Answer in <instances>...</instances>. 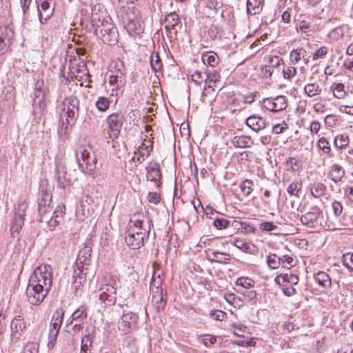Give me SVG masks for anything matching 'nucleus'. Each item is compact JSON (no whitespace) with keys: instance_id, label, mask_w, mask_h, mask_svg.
I'll use <instances>...</instances> for the list:
<instances>
[{"instance_id":"nucleus-1","label":"nucleus","mask_w":353,"mask_h":353,"mask_svg":"<svg viewBox=\"0 0 353 353\" xmlns=\"http://www.w3.org/2000/svg\"><path fill=\"white\" fill-rule=\"evenodd\" d=\"M49 95L48 86L43 80L36 82L32 97V114L35 119H40L47 107V97Z\"/></svg>"},{"instance_id":"nucleus-2","label":"nucleus","mask_w":353,"mask_h":353,"mask_svg":"<svg viewBox=\"0 0 353 353\" xmlns=\"http://www.w3.org/2000/svg\"><path fill=\"white\" fill-rule=\"evenodd\" d=\"M92 148L85 141H79L74 146V155L78 166L83 173H88L95 168L96 158H91Z\"/></svg>"},{"instance_id":"nucleus-3","label":"nucleus","mask_w":353,"mask_h":353,"mask_svg":"<svg viewBox=\"0 0 353 353\" xmlns=\"http://www.w3.org/2000/svg\"><path fill=\"white\" fill-rule=\"evenodd\" d=\"M28 283L37 287H43V290L50 291L52 283V267L48 264L38 266L30 275Z\"/></svg>"},{"instance_id":"nucleus-4","label":"nucleus","mask_w":353,"mask_h":353,"mask_svg":"<svg viewBox=\"0 0 353 353\" xmlns=\"http://www.w3.org/2000/svg\"><path fill=\"white\" fill-rule=\"evenodd\" d=\"M61 112L60 113V121L62 122L65 130L68 125H72L79 112V100L76 97H66L61 103Z\"/></svg>"},{"instance_id":"nucleus-5","label":"nucleus","mask_w":353,"mask_h":353,"mask_svg":"<svg viewBox=\"0 0 353 353\" xmlns=\"http://www.w3.org/2000/svg\"><path fill=\"white\" fill-rule=\"evenodd\" d=\"M122 20L130 34L139 35L143 32V22L139 17L138 10L128 7L125 10V14L122 16Z\"/></svg>"},{"instance_id":"nucleus-6","label":"nucleus","mask_w":353,"mask_h":353,"mask_svg":"<svg viewBox=\"0 0 353 353\" xmlns=\"http://www.w3.org/2000/svg\"><path fill=\"white\" fill-rule=\"evenodd\" d=\"M145 232V237H148L150 232V221L141 213L133 214L128 223V228L126 232L134 234H139Z\"/></svg>"},{"instance_id":"nucleus-7","label":"nucleus","mask_w":353,"mask_h":353,"mask_svg":"<svg viewBox=\"0 0 353 353\" xmlns=\"http://www.w3.org/2000/svg\"><path fill=\"white\" fill-rule=\"evenodd\" d=\"M91 252L92 248L89 245H85L79 250L75 263L77 268L74 270L73 277L81 279L83 274H87V270L91 261Z\"/></svg>"},{"instance_id":"nucleus-8","label":"nucleus","mask_w":353,"mask_h":353,"mask_svg":"<svg viewBox=\"0 0 353 353\" xmlns=\"http://www.w3.org/2000/svg\"><path fill=\"white\" fill-rule=\"evenodd\" d=\"M323 211L319 207L314 205L310 208V211L302 215L301 223L310 228H316L321 225Z\"/></svg>"},{"instance_id":"nucleus-9","label":"nucleus","mask_w":353,"mask_h":353,"mask_svg":"<svg viewBox=\"0 0 353 353\" xmlns=\"http://www.w3.org/2000/svg\"><path fill=\"white\" fill-rule=\"evenodd\" d=\"M262 108L277 112L285 110L288 107V99L284 95L275 97H268L261 101Z\"/></svg>"},{"instance_id":"nucleus-10","label":"nucleus","mask_w":353,"mask_h":353,"mask_svg":"<svg viewBox=\"0 0 353 353\" xmlns=\"http://www.w3.org/2000/svg\"><path fill=\"white\" fill-rule=\"evenodd\" d=\"M28 283L26 288V296L28 301L33 305H39L46 298L49 291Z\"/></svg>"},{"instance_id":"nucleus-11","label":"nucleus","mask_w":353,"mask_h":353,"mask_svg":"<svg viewBox=\"0 0 353 353\" xmlns=\"http://www.w3.org/2000/svg\"><path fill=\"white\" fill-rule=\"evenodd\" d=\"M52 194L47 191L41 190L39 193L38 199V213L40 216L39 221H43V219L48 212H50V203Z\"/></svg>"},{"instance_id":"nucleus-12","label":"nucleus","mask_w":353,"mask_h":353,"mask_svg":"<svg viewBox=\"0 0 353 353\" xmlns=\"http://www.w3.org/2000/svg\"><path fill=\"white\" fill-rule=\"evenodd\" d=\"M79 63L71 65L70 70L75 76L76 79L79 81H81V85H82L83 83H90L91 81L90 79V76L89 71L85 61L81 59H79Z\"/></svg>"},{"instance_id":"nucleus-13","label":"nucleus","mask_w":353,"mask_h":353,"mask_svg":"<svg viewBox=\"0 0 353 353\" xmlns=\"http://www.w3.org/2000/svg\"><path fill=\"white\" fill-rule=\"evenodd\" d=\"M145 232L139 233V234H134L126 232V236L125 240L128 246L131 247L132 249H139L144 244V241L147 238L145 237Z\"/></svg>"},{"instance_id":"nucleus-14","label":"nucleus","mask_w":353,"mask_h":353,"mask_svg":"<svg viewBox=\"0 0 353 353\" xmlns=\"http://www.w3.org/2000/svg\"><path fill=\"white\" fill-rule=\"evenodd\" d=\"M10 327L12 340L17 341L21 337V332L26 328V323L23 322V317L16 316L11 322Z\"/></svg>"},{"instance_id":"nucleus-15","label":"nucleus","mask_w":353,"mask_h":353,"mask_svg":"<svg viewBox=\"0 0 353 353\" xmlns=\"http://www.w3.org/2000/svg\"><path fill=\"white\" fill-rule=\"evenodd\" d=\"M137 319V315L132 312L124 314L118 321L119 330H121L124 334L127 333L131 326L134 325Z\"/></svg>"},{"instance_id":"nucleus-16","label":"nucleus","mask_w":353,"mask_h":353,"mask_svg":"<svg viewBox=\"0 0 353 353\" xmlns=\"http://www.w3.org/2000/svg\"><path fill=\"white\" fill-rule=\"evenodd\" d=\"M12 36L13 32L10 28L7 26L0 27V55L6 52Z\"/></svg>"},{"instance_id":"nucleus-17","label":"nucleus","mask_w":353,"mask_h":353,"mask_svg":"<svg viewBox=\"0 0 353 353\" xmlns=\"http://www.w3.org/2000/svg\"><path fill=\"white\" fill-rule=\"evenodd\" d=\"M246 125L255 132L266 128L267 123L262 117L256 114L250 116L245 121Z\"/></svg>"},{"instance_id":"nucleus-18","label":"nucleus","mask_w":353,"mask_h":353,"mask_svg":"<svg viewBox=\"0 0 353 353\" xmlns=\"http://www.w3.org/2000/svg\"><path fill=\"white\" fill-rule=\"evenodd\" d=\"M165 294L163 293L162 288H156L155 291H152V303L157 309V312L163 310L166 300L164 299Z\"/></svg>"},{"instance_id":"nucleus-19","label":"nucleus","mask_w":353,"mask_h":353,"mask_svg":"<svg viewBox=\"0 0 353 353\" xmlns=\"http://www.w3.org/2000/svg\"><path fill=\"white\" fill-rule=\"evenodd\" d=\"M345 174V170L342 166L334 163L332 164L328 172V177L334 183H338L342 180Z\"/></svg>"},{"instance_id":"nucleus-20","label":"nucleus","mask_w":353,"mask_h":353,"mask_svg":"<svg viewBox=\"0 0 353 353\" xmlns=\"http://www.w3.org/2000/svg\"><path fill=\"white\" fill-rule=\"evenodd\" d=\"M146 170L148 180L154 183L159 182L161 180L162 176L157 162L150 163V165L146 168Z\"/></svg>"},{"instance_id":"nucleus-21","label":"nucleus","mask_w":353,"mask_h":353,"mask_svg":"<svg viewBox=\"0 0 353 353\" xmlns=\"http://www.w3.org/2000/svg\"><path fill=\"white\" fill-rule=\"evenodd\" d=\"M71 323L77 321L74 327L79 329L81 327L80 323H83L87 319L86 308L84 306H81L77 309L71 316Z\"/></svg>"},{"instance_id":"nucleus-22","label":"nucleus","mask_w":353,"mask_h":353,"mask_svg":"<svg viewBox=\"0 0 353 353\" xmlns=\"http://www.w3.org/2000/svg\"><path fill=\"white\" fill-rule=\"evenodd\" d=\"M233 245L243 252L254 254L257 252V247L254 244L247 243L241 239H235Z\"/></svg>"},{"instance_id":"nucleus-23","label":"nucleus","mask_w":353,"mask_h":353,"mask_svg":"<svg viewBox=\"0 0 353 353\" xmlns=\"http://www.w3.org/2000/svg\"><path fill=\"white\" fill-rule=\"evenodd\" d=\"M123 117L121 114H112V138H117L122 126Z\"/></svg>"},{"instance_id":"nucleus-24","label":"nucleus","mask_w":353,"mask_h":353,"mask_svg":"<svg viewBox=\"0 0 353 353\" xmlns=\"http://www.w3.org/2000/svg\"><path fill=\"white\" fill-rule=\"evenodd\" d=\"M64 312L60 309L57 310L53 314L49 331H54L59 333L63 323Z\"/></svg>"},{"instance_id":"nucleus-25","label":"nucleus","mask_w":353,"mask_h":353,"mask_svg":"<svg viewBox=\"0 0 353 353\" xmlns=\"http://www.w3.org/2000/svg\"><path fill=\"white\" fill-rule=\"evenodd\" d=\"M207 259L210 262H216L219 263L228 264L230 261L229 254L223 253L218 251H213L211 256H208Z\"/></svg>"},{"instance_id":"nucleus-26","label":"nucleus","mask_w":353,"mask_h":353,"mask_svg":"<svg viewBox=\"0 0 353 353\" xmlns=\"http://www.w3.org/2000/svg\"><path fill=\"white\" fill-rule=\"evenodd\" d=\"M264 0H247V13L255 15L262 10Z\"/></svg>"},{"instance_id":"nucleus-27","label":"nucleus","mask_w":353,"mask_h":353,"mask_svg":"<svg viewBox=\"0 0 353 353\" xmlns=\"http://www.w3.org/2000/svg\"><path fill=\"white\" fill-rule=\"evenodd\" d=\"M315 281L323 288H327L331 286V280L330 276L325 272H319L314 275Z\"/></svg>"},{"instance_id":"nucleus-28","label":"nucleus","mask_w":353,"mask_h":353,"mask_svg":"<svg viewBox=\"0 0 353 353\" xmlns=\"http://www.w3.org/2000/svg\"><path fill=\"white\" fill-rule=\"evenodd\" d=\"M88 332L82 339L80 353H91L90 347L92 344V333L87 329Z\"/></svg>"},{"instance_id":"nucleus-29","label":"nucleus","mask_w":353,"mask_h":353,"mask_svg":"<svg viewBox=\"0 0 353 353\" xmlns=\"http://www.w3.org/2000/svg\"><path fill=\"white\" fill-rule=\"evenodd\" d=\"M325 191L326 186L321 182L314 183V184L310 188L311 194L317 199L323 196Z\"/></svg>"},{"instance_id":"nucleus-30","label":"nucleus","mask_w":353,"mask_h":353,"mask_svg":"<svg viewBox=\"0 0 353 353\" xmlns=\"http://www.w3.org/2000/svg\"><path fill=\"white\" fill-rule=\"evenodd\" d=\"M66 171L64 167H57L56 169V174L55 178L57 179V181L58 183V187L61 189H64L66 184Z\"/></svg>"},{"instance_id":"nucleus-31","label":"nucleus","mask_w":353,"mask_h":353,"mask_svg":"<svg viewBox=\"0 0 353 353\" xmlns=\"http://www.w3.org/2000/svg\"><path fill=\"white\" fill-rule=\"evenodd\" d=\"M37 10L41 22H42L43 17L42 12H45V20H47L51 16L52 11L50 9V3L46 1H43L40 5H37Z\"/></svg>"},{"instance_id":"nucleus-32","label":"nucleus","mask_w":353,"mask_h":353,"mask_svg":"<svg viewBox=\"0 0 353 353\" xmlns=\"http://www.w3.org/2000/svg\"><path fill=\"white\" fill-rule=\"evenodd\" d=\"M23 214H16L12 219L10 225V231L12 233L18 232L23 225Z\"/></svg>"},{"instance_id":"nucleus-33","label":"nucleus","mask_w":353,"mask_h":353,"mask_svg":"<svg viewBox=\"0 0 353 353\" xmlns=\"http://www.w3.org/2000/svg\"><path fill=\"white\" fill-rule=\"evenodd\" d=\"M124 71V65L123 63L121 61L117 62L114 65V70H112V79L114 78V80L117 82L118 79L119 78L120 83H122V76L123 74Z\"/></svg>"},{"instance_id":"nucleus-34","label":"nucleus","mask_w":353,"mask_h":353,"mask_svg":"<svg viewBox=\"0 0 353 353\" xmlns=\"http://www.w3.org/2000/svg\"><path fill=\"white\" fill-rule=\"evenodd\" d=\"M250 138L245 136H236L232 139V144L236 148H247L249 147Z\"/></svg>"},{"instance_id":"nucleus-35","label":"nucleus","mask_w":353,"mask_h":353,"mask_svg":"<svg viewBox=\"0 0 353 353\" xmlns=\"http://www.w3.org/2000/svg\"><path fill=\"white\" fill-rule=\"evenodd\" d=\"M305 92L306 94L310 97H312L316 95H319L321 92V89L319 87V85L317 83H308L305 85L304 88Z\"/></svg>"},{"instance_id":"nucleus-36","label":"nucleus","mask_w":353,"mask_h":353,"mask_svg":"<svg viewBox=\"0 0 353 353\" xmlns=\"http://www.w3.org/2000/svg\"><path fill=\"white\" fill-rule=\"evenodd\" d=\"M110 105V101L108 98L105 97H99L95 103L97 110L100 112L107 111Z\"/></svg>"},{"instance_id":"nucleus-37","label":"nucleus","mask_w":353,"mask_h":353,"mask_svg":"<svg viewBox=\"0 0 353 353\" xmlns=\"http://www.w3.org/2000/svg\"><path fill=\"white\" fill-rule=\"evenodd\" d=\"M218 57L215 53L208 52L202 55V61L204 64L214 67L218 63Z\"/></svg>"},{"instance_id":"nucleus-38","label":"nucleus","mask_w":353,"mask_h":353,"mask_svg":"<svg viewBox=\"0 0 353 353\" xmlns=\"http://www.w3.org/2000/svg\"><path fill=\"white\" fill-rule=\"evenodd\" d=\"M165 21L167 28H175L180 21V18L175 12H172L165 16Z\"/></svg>"},{"instance_id":"nucleus-39","label":"nucleus","mask_w":353,"mask_h":353,"mask_svg":"<svg viewBox=\"0 0 353 353\" xmlns=\"http://www.w3.org/2000/svg\"><path fill=\"white\" fill-rule=\"evenodd\" d=\"M253 181L251 179L244 180L240 185L241 190L244 196H249L253 191Z\"/></svg>"},{"instance_id":"nucleus-40","label":"nucleus","mask_w":353,"mask_h":353,"mask_svg":"<svg viewBox=\"0 0 353 353\" xmlns=\"http://www.w3.org/2000/svg\"><path fill=\"white\" fill-rule=\"evenodd\" d=\"M150 65L154 72L161 70L162 62L158 53H152L150 57Z\"/></svg>"},{"instance_id":"nucleus-41","label":"nucleus","mask_w":353,"mask_h":353,"mask_svg":"<svg viewBox=\"0 0 353 353\" xmlns=\"http://www.w3.org/2000/svg\"><path fill=\"white\" fill-rule=\"evenodd\" d=\"M255 282L250 277L241 276L236 280V285L249 289L254 286Z\"/></svg>"},{"instance_id":"nucleus-42","label":"nucleus","mask_w":353,"mask_h":353,"mask_svg":"<svg viewBox=\"0 0 353 353\" xmlns=\"http://www.w3.org/2000/svg\"><path fill=\"white\" fill-rule=\"evenodd\" d=\"M302 183L301 181H293L287 188L288 192L292 196L299 197V193L301 190Z\"/></svg>"},{"instance_id":"nucleus-43","label":"nucleus","mask_w":353,"mask_h":353,"mask_svg":"<svg viewBox=\"0 0 353 353\" xmlns=\"http://www.w3.org/2000/svg\"><path fill=\"white\" fill-rule=\"evenodd\" d=\"M205 74L206 76L205 79V82L208 81L212 82L215 86L217 83L220 82L221 75L218 72L215 70H206Z\"/></svg>"},{"instance_id":"nucleus-44","label":"nucleus","mask_w":353,"mask_h":353,"mask_svg":"<svg viewBox=\"0 0 353 353\" xmlns=\"http://www.w3.org/2000/svg\"><path fill=\"white\" fill-rule=\"evenodd\" d=\"M343 264L350 270L353 272V252H347L342 256Z\"/></svg>"},{"instance_id":"nucleus-45","label":"nucleus","mask_w":353,"mask_h":353,"mask_svg":"<svg viewBox=\"0 0 353 353\" xmlns=\"http://www.w3.org/2000/svg\"><path fill=\"white\" fill-rule=\"evenodd\" d=\"M268 264L272 269H276L281 264L280 257L275 254H271L268 257Z\"/></svg>"},{"instance_id":"nucleus-46","label":"nucleus","mask_w":353,"mask_h":353,"mask_svg":"<svg viewBox=\"0 0 353 353\" xmlns=\"http://www.w3.org/2000/svg\"><path fill=\"white\" fill-rule=\"evenodd\" d=\"M230 225V219H226L224 218H217L215 219L213 221V225L217 230H223L229 228Z\"/></svg>"},{"instance_id":"nucleus-47","label":"nucleus","mask_w":353,"mask_h":353,"mask_svg":"<svg viewBox=\"0 0 353 353\" xmlns=\"http://www.w3.org/2000/svg\"><path fill=\"white\" fill-rule=\"evenodd\" d=\"M98 35L104 43L109 44L110 43V29L108 28L103 26V28L100 29Z\"/></svg>"},{"instance_id":"nucleus-48","label":"nucleus","mask_w":353,"mask_h":353,"mask_svg":"<svg viewBox=\"0 0 353 353\" xmlns=\"http://www.w3.org/2000/svg\"><path fill=\"white\" fill-rule=\"evenodd\" d=\"M209 316L215 321H222L226 319L227 314L222 310H212L210 312Z\"/></svg>"},{"instance_id":"nucleus-49","label":"nucleus","mask_w":353,"mask_h":353,"mask_svg":"<svg viewBox=\"0 0 353 353\" xmlns=\"http://www.w3.org/2000/svg\"><path fill=\"white\" fill-rule=\"evenodd\" d=\"M349 138L345 135H338L334 139V145L339 148H343L348 145Z\"/></svg>"},{"instance_id":"nucleus-50","label":"nucleus","mask_w":353,"mask_h":353,"mask_svg":"<svg viewBox=\"0 0 353 353\" xmlns=\"http://www.w3.org/2000/svg\"><path fill=\"white\" fill-rule=\"evenodd\" d=\"M333 94L338 99H343L345 95L344 85L341 83L336 84L333 88Z\"/></svg>"},{"instance_id":"nucleus-51","label":"nucleus","mask_w":353,"mask_h":353,"mask_svg":"<svg viewBox=\"0 0 353 353\" xmlns=\"http://www.w3.org/2000/svg\"><path fill=\"white\" fill-rule=\"evenodd\" d=\"M110 296V292L99 290V300L103 304L102 307L105 309L109 305V302L110 301L109 299Z\"/></svg>"},{"instance_id":"nucleus-52","label":"nucleus","mask_w":353,"mask_h":353,"mask_svg":"<svg viewBox=\"0 0 353 353\" xmlns=\"http://www.w3.org/2000/svg\"><path fill=\"white\" fill-rule=\"evenodd\" d=\"M317 146L325 153L328 154L330 152L331 148L330 143L325 137H322L319 140Z\"/></svg>"},{"instance_id":"nucleus-53","label":"nucleus","mask_w":353,"mask_h":353,"mask_svg":"<svg viewBox=\"0 0 353 353\" xmlns=\"http://www.w3.org/2000/svg\"><path fill=\"white\" fill-rule=\"evenodd\" d=\"M256 230V227H254L251 223L248 221H243L241 233L244 234L254 233Z\"/></svg>"},{"instance_id":"nucleus-54","label":"nucleus","mask_w":353,"mask_h":353,"mask_svg":"<svg viewBox=\"0 0 353 353\" xmlns=\"http://www.w3.org/2000/svg\"><path fill=\"white\" fill-rule=\"evenodd\" d=\"M299 277L294 274H284L282 283L296 285L299 283Z\"/></svg>"},{"instance_id":"nucleus-55","label":"nucleus","mask_w":353,"mask_h":353,"mask_svg":"<svg viewBox=\"0 0 353 353\" xmlns=\"http://www.w3.org/2000/svg\"><path fill=\"white\" fill-rule=\"evenodd\" d=\"M214 239H210L208 236H203L201 237L198 246L201 248L206 247L207 245L209 247L208 250H211L212 244L214 243Z\"/></svg>"},{"instance_id":"nucleus-56","label":"nucleus","mask_w":353,"mask_h":353,"mask_svg":"<svg viewBox=\"0 0 353 353\" xmlns=\"http://www.w3.org/2000/svg\"><path fill=\"white\" fill-rule=\"evenodd\" d=\"M296 74V68L294 67H287L283 69V75L285 79H290Z\"/></svg>"},{"instance_id":"nucleus-57","label":"nucleus","mask_w":353,"mask_h":353,"mask_svg":"<svg viewBox=\"0 0 353 353\" xmlns=\"http://www.w3.org/2000/svg\"><path fill=\"white\" fill-rule=\"evenodd\" d=\"M281 259V263L283 264V267H285L287 268H290L291 267L294 266V259L292 257L288 256V255H283L280 257Z\"/></svg>"},{"instance_id":"nucleus-58","label":"nucleus","mask_w":353,"mask_h":353,"mask_svg":"<svg viewBox=\"0 0 353 353\" xmlns=\"http://www.w3.org/2000/svg\"><path fill=\"white\" fill-rule=\"evenodd\" d=\"M58 334L59 333L54 331H49L48 342V349H52L54 347L57 341Z\"/></svg>"},{"instance_id":"nucleus-59","label":"nucleus","mask_w":353,"mask_h":353,"mask_svg":"<svg viewBox=\"0 0 353 353\" xmlns=\"http://www.w3.org/2000/svg\"><path fill=\"white\" fill-rule=\"evenodd\" d=\"M332 208L335 216L339 217L343 212V205L341 202L334 201L332 202Z\"/></svg>"},{"instance_id":"nucleus-60","label":"nucleus","mask_w":353,"mask_h":353,"mask_svg":"<svg viewBox=\"0 0 353 353\" xmlns=\"http://www.w3.org/2000/svg\"><path fill=\"white\" fill-rule=\"evenodd\" d=\"M325 123L330 127H334L338 123V117L335 114H328L325 118Z\"/></svg>"},{"instance_id":"nucleus-61","label":"nucleus","mask_w":353,"mask_h":353,"mask_svg":"<svg viewBox=\"0 0 353 353\" xmlns=\"http://www.w3.org/2000/svg\"><path fill=\"white\" fill-rule=\"evenodd\" d=\"M276 228H277V226L276 225H274L272 222H270V221L262 222L259 225V228L261 230L265 231V232L273 231Z\"/></svg>"},{"instance_id":"nucleus-62","label":"nucleus","mask_w":353,"mask_h":353,"mask_svg":"<svg viewBox=\"0 0 353 353\" xmlns=\"http://www.w3.org/2000/svg\"><path fill=\"white\" fill-rule=\"evenodd\" d=\"M327 53V48L325 46H321L313 54L312 59L317 60L320 58H323Z\"/></svg>"},{"instance_id":"nucleus-63","label":"nucleus","mask_w":353,"mask_h":353,"mask_svg":"<svg viewBox=\"0 0 353 353\" xmlns=\"http://www.w3.org/2000/svg\"><path fill=\"white\" fill-rule=\"evenodd\" d=\"M243 221L238 220H230L229 228H232L234 233L241 232Z\"/></svg>"},{"instance_id":"nucleus-64","label":"nucleus","mask_w":353,"mask_h":353,"mask_svg":"<svg viewBox=\"0 0 353 353\" xmlns=\"http://www.w3.org/2000/svg\"><path fill=\"white\" fill-rule=\"evenodd\" d=\"M148 199L150 203L157 204L161 201L160 194L156 192H150L148 193Z\"/></svg>"}]
</instances>
